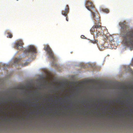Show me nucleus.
I'll list each match as a JSON object with an SVG mask.
<instances>
[{
    "label": "nucleus",
    "mask_w": 133,
    "mask_h": 133,
    "mask_svg": "<svg viewBox=\"0 0 133 133\" xmlns=\"http://www.w3.org/2000/svg\"><path fill=\"white\" fill-rule=\"evenodd\" d=\"M25 53L31 52L34 53L37 52L36 48L33 46H30L27 49L24 50Z\"/></svg>",
    "instance_id": "nucleus-6"
},
{
    "label": "nucleus",
    "mask_w": 133,
    "mask_h": 133,
    "mask_svg": "<svg viewBox=\"0 0 133 133\" xmlns=\"http://www.w3.org/2000/svg\"><path fill=\"white\" fill-rule=\"evenodd\" d=\"M23 43L22 41L19 40L15 43V45L14 47L18 50H22L23 49Z\"/></svg>",
    "instance_id": "nucleus-5"
},
{
    "label": "nucleus",
    "mask_w": 133,
    "mask_h": 133,
    "mask_svg": "<svg viewBox=\"0 0 133 133\" xmlns=\"http://www.w3.org/2000/svg\"><path fill=\"white\" fill-rule=\"evenodd\" d=\"M44 50L47 51V53L49 55V57L51 58L54 59L55 57L54 53L49 45H46L45 46L44 48Z\"/></svg>",
    "instance_id": "nucleus-4"
},
{
    "label": "nucleus",
    "mask_w": 133,
    "mask_h": 133,
    "mask_svg": "<svg viewBox=\"0 0 133 133\" xmlns=\"http://www.w3.org/2000/svg\"><path fill=\"white\" fill-rule=\"evenodd\" d=\"M81 37L82 38H84L85 37L83 35H82L81 36Z\"/></svg>",
    "instance_id": "nucleus-14"
},
{
    "label": "nucleus",
    "mask_w": 133,
    "mask_h": 133,
    "mask_svg": "<svg viewBox=\"0 0 133 133\" xmlns=\"http://www.w3.org/2000/svg\"><path fill=\"white\" fill-rule=\"evenodd\" d=\"M89 40L91 43H92L93 44L96 43L98 42L97 40L96 39H93V40L90 39Z\"/></svg>",
    "instance_id": "nucleus-9"
},
{
    "label": "nucleus",
    "mask_w": 133,
    "mask_h": 133,
    "mask_svg": "<svg viewBox=\"0 0 133 133\" xmlns=\"http://www.w3.org/2000/svg\"><path fill=\"white\" fill-rule=\"evenodd\" d=\"M8 35L7 36V37H9L10 38H11L12 37V35L9 32H8L7 33Z\"/></svg>",
    "instance_id": "nucleus-11"
},
{
    "label": "nucleus",
    "mask_w": 133,
    "mask_h": 133,
    "mask_svg": "<svg viewBox=\"0 0 133 133\" xmlns=\"http://www.w3.org/2000/svg\"><path fill=\"white\" fill-rule=\"evenodd\" d=\"M102 10L104 12H106L107 13H108L109 11V10L107 9H103Z\"/></svg>",
    "instance_id": "nucleus-12"
},
{
    "label": "nucleus",
    "mask_w": 133,
    "mask_h": 133,
    "mask_svg": "<svg viewBox=\"0 0 133 133\" xmlns=\"http://www.w3.org/2000/svg\"><path fill=\"white\" fill-rule=\"evenodd\" d=\"M119 25L121 27L120 35L123 38V43L131 49H133V29L130 30L129 26L125 21L120 22Z\"/></svg>",
    "instance_id": "nucleus-1"
},
{
    "label": "nucleus",
    "mask_w": 133,
    "mask_h": 133,
    "mask_svg": "<svg viewBox=\"0 0 133 133\" xmlns=\"http://www.w3.org/2000/svg\"><path fill=\"white\" fill-rule=\"evenodd\" d=\"M86 7L87 9L90 11L93 16V18L95 21H99V18H96L95 17V14L97 12V11L94 9L95 6L93 3L90 1L88 0L86 2Z\"/></svg>",
    "instance_id": "nucleus-3"
},
{
    "label": "nucleus",
    "mask_w": 133,
    "mask_h": 133,
    "mask_svg": "<svg viewBox=\"0 0 133 133\" xmlns=\"http://www.w3.org/2000/svg\"><path fill=\"white\" fill-rule=\"evenodd\" d=\"M69 9L68 5H67L64 10L62 11V13L63 15L66 17V20L67 21H68L69 19L67 13L69 12Z\"/></svg>",
    "instance_id": "nucleus-7"
},
{
    "label": "nucleus",
    "mask_w": 133,
    "mask_h": 133,
    "mask_svg": "<svg viewBox=\"0 0 133 133\" xmlns=\"http://www.w3.org/2000/svg\"><path fill=\"white\" fill-rule=\"evenodd\" d=\"M28 63L27 62L25 63L24 64H22V66H24L26 65H27L28 64Z\"/></svg>",
    "instance_id": "nucleus-13"
},
{
    "label": "nucleus",
    "mask_w": 133,
    "mask_h": 133,
    "mask_svg": "<svg viewBox=\"0 0 133 133\" xmlns=\"http://www.w3.org/2000/svg\"><path fill=\"white\" fill-rule=\"evenodd\" d=\"M115 109H114V111H115Z\"/></svg>",
    "instance_id": "nucleus-15"
},
{
    "label": "nucleus",
    "mask_w": 133,
    "mask_h": 133,
    "mask_svg": "<svg viewBox=\"0 0 133 133\" xmlns=\"http://www.w3.org/2000/svg\"><path fill=\"white\" fill-rule=\"evenodd\" d=\"M109 34H107V36H105V39L106 40L108 39L110 41H111L113 40V38L112 37V36L110 35V36H109L108 35Z\"/></svg>",
    "instance_id": "nucleus-8"
},
{
    "label": "nucleus",
    "mask_w": 133,
    "mask_h": 133,
    "mask_svg": "<svg viewBox=\"0 0 133 133\" xmlns=\"http://www.w3.org/2000/svg\"><path fill=\"white\" fill-rule=\"evenodd\" d=\"M19 60L20 59L19 58H15V60L14 63V64L16 63L19 61Z\"/></svg>",
    "instance_id": "nucleus-10"
},
{
    "label": "nucleus",
    "mask_w": 133,
    "mask_h": 133,
    "mask_svg": "<svg viewBox=\"0 0 133 133\" xmlns=\"http://www.w3.org/2000/svg\"><path fill=\"white\" fill-rule=\"evenodd\" d=\"M101 23L99 22L93 25L90 30L91 33L95 37H97L99 35H103V31L102 29Z\"/></svg>",
    "instance_id": "nucleus-2"
}]
</instances>
